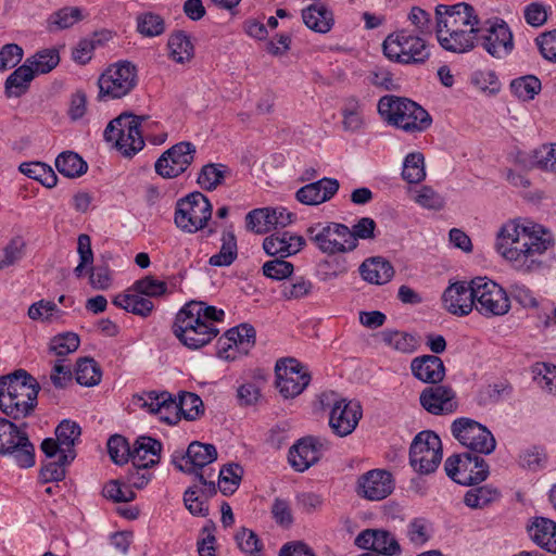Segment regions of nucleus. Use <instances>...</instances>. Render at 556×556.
<instances>
[{"label":"nucleus","mask_w":556,"mask_h":556,"mask_svg":"<svg viewBox=\"0 0 556 556\" xmlns=\"http://www.w3.org/2000/svg\"><path fill=\"white\" fill-rule=\"evenodd\" d=\"M509 88L521 101L533 100L542 89L541 80L534 75H525L511 80Z\"/></svg>","instance_id":"obj_52"},{"label":"nucleus","mask_w":556,"mask_h":556,"mask_svg":"<svg viewBox=\"0 0 556 556\" xmlns=\"http://www.w3.org/2000/svg\"><path fill=\"white\" fill-rule=\"evenodd\" d=\"M501 498V492L492 485H482L469 489L465 496L466 506L473 509H481Z\"/></svg>","instance_id":"obj_42"},{"label":"nucleus","mask_w":556,"mask_h":556,"mask_svg":"<svg viewBox=\"0 0 556 556\" xmlns=\"http://www.w3.org/2000/svg\"><path fill=\"white\" fill-rule=\"evenodd\" d=\"M76 457L75 452H70L68 450L62 452L60 458L54 460H49L40 469V479L43 483L53 482V481H62L65 478V468L68 466Z\"/></svg>","instance_id":"obj_43"},{"label":"nucleus","mask_w":556,"mask_h":556,"mask_svg":"<svg viewBox=\"0 0 556 556\" xmlns=\"http://www.w3.org/2000/svg\"><path fill=\"white\" fill-rule=\"evenodd\" d=\"M306 236L317 249L328 255L346 253L356 249L350 228L340 223H317L306 229Z\"/></svg>","instance_id":"obj_9"},{"label":"nucleus","mask_w":556,"mask_h":556,"mask_svg":"<svg viewBox=\"0 0 556 556\" xmlns=\"http://www.w3.org/2000/svg\"><path fill=\"white\" fill-rule=\"evenodd\" d=\"M532 166L556 174V143H544L532 151Z\"/></svg>","instance_id":"obj_56"},{"label":"nucleus","mask_w":556,"mask_h":556,"mask_svg":"<svg viewBox=\"0 0 556 556\" xmlns=\"http://www.w3.org/2000/svg\"><path fill=\"white\" fill-rule=\"evenodd\" d=\"M108 452L115 464L122 465L129 460L131 447L123 435L114 434L108 440Z\"/></svg>","instance_id":"obj_64"},{"label":"nucleus","mask_w":556,"mask_h":556,"mask_svg":"<svg viewBox=\"0 0 556 556\" xmlns=\"http://www.w3.org/2000/svg\"><path fill=\"white\" fill-rule=\"evenodd\" d=\"M318 277L327 282L348 273L349 266L345 258L323 260L318 263Z\"/></svg>","instance_id":"obj_63"},{"label":"nucleus","mask_w":556,"mask_h":556,"mask_svg":"<svg viewBox=\"0 0 556 556\" xmlns=\"http://www.w3.org/2000/svg\"><path fill=\"white\" fill-rule=\"evenodd\" d=\"M230 173L228 166L224 164L210 163L201 168L197 181L204 190L212 191L222 185Z\"/></svg>","instance_id":"obj_45"},{"label":"nucleus","mask_w":556,"mask_h":556,"mask_svg":"<svg viewBox=\"0 0 556 556\" xmlns=\"http://www.w3.org/2000/svg\"><path fill=\"white\" fill-rule=\"evenodd\" d=\"M138 83L136 66L128 61H121L108 67L99 77V99H121L127 96Z\"/></svg>","instance_id":"obj_11"},{"label":"nucleus","mask_w":556,"mask_h":556,"mask_svg":"<svg viewBox=\"0 0 556 556\" xmlns=\"http://www.w3.org/2000/svg\"><path fill=\"white\" fill-rule=\"evenodd\" d=\"M378 113L388 124L405 132H421L432 123L429 113L418 103L396 96H383L378 102Z\"/></svg>","instance_id":"obj_4"},{"label":"nucleus","mask_w":556,"mask_h":556,"mask_svg":"<svg viewBox=\"0 0 556 556\" xmlns=\"http://www.w3.org/2000/svg\"><path fill=\"white\" fill-rule=\"evenodd\" d=\"M35 72L24 62L15 68L5 79L4 92L8 98H20L25 94L35 78Z\"/></svg>","instance_id":"obj_38"},{"label":"nucleus","mask_w":556,"mask_h":556,"mask_svg":"<svg viewBox=\"0 0 556 556\" xmlns=\"http://www.w3.org/2000/svg\"><path fill=\"white\" fill-rule=\"evenodd\" d=\"M79 337L74 332H64L53 337L49 344V350L58 356H65L75 352L79 348Z\"/></svg>","instance_id":"obj_60"},{"label":"nucleus","mask_w":556,"mask_h":556,"mask_svg":"<svg viewBox=\"0 0 556 556\" xmlns=\"http://www.w3.org/2000/svg\"><path fill=\"white\" fill-rule=\"evenodd\" d=\"M323 408H330L329 426L338 437L351 434L357 427L363 409L358 402L340 399L333 391H326L319 395Z\"/></svg>","instance_id":"obj_8"},{"label":"nucleus","mask_w":556,"mask_h":556,"mask_svg":"<svg viewBox=\"0 0 556 556\" xmlns=\"http://www.w3.org/2000/svg\"><path fill=\"white\" fill-rule=\"evenodd\" d=\"M421 407L432 415H448L458 408L456 392L444 384L425 388L419 395Z\"/></svg>","instance_id":"obj_23"},{"label":"nucleus","mask_w":556,"mask_h":556,"mask_svg":"<svg viewBox=\"0 0 556 556\" xmlns=\"http://www.w3.org/2000/svg\"><path fill=\"white\" fill-rule=\"evenodd\" d=\"M49 393L45 384L39 386L37 380L24 369L2 376L0 378V409L12 419L29 416L37 406L39 391Z\"/></svg>","instance_id":"obj_3"},{"label":"nucleus","mask_w":556,"mask_h":556,"mask_svg":"<svg viewBox=\"0 0 556 556\" xmlns=\"http://www.w3.org/2000/svg\"><path fill=\"white\" fill-rule=\"evenodd\" d=\"M402 177L409 184H418L425 179V157L420 152H413L406 155Z\"/></svg>","instance_id":"obj_54"},{"label":"nucleus","mask_w":556,"mask_h":556,"mask_svg":"<svg viewBox=\"0 0 556 556\" xmlns=\"http://www.w3.org/2000/svg\"><path fill=\"white\" fill-rule=\"evenodd\" d=\"M293 270V264L280 257L267 261L262 266L263 275L274 280L287 279L292 275Z\"/></svg>","instance_id":"obj_61"},{"label":"nucleus","mask_w":556,"mask_h":556,"mask_svg":"<svg viewBox=\"0 0 556 556\" xmlns=\"http://www.w3.org/2000/svg\"><path fill=\"white\" fill-rule=\"evenodd\" d=\"M255 329L249 324H241L225 332L217 341L218 356L224 359H235L236 352L247 354L255 343Z\"/></svg>","instance_id":"obj_22"},{"label":"nucleus","mask_w":556,"mask_h":556,"mask_svg":"<svg viewBox=\"0 0 556 556\" xmlns=\"http://www.w3.org/2000/svg\"><path fill=\"white\" fill-rule=\"evenodd\" d=\"M113 304L141 317H148L154 308L151 300L137 292L117 294L113 299Z\"/></svg>","instance_id":"obj_40"},{"label":"nucleus","mask_w":556,"mask_h":556,"mask_svg":"<svg viewBox=\"0 0 556 556\" xmlns=\"http://www.w3.org/2000/svg\"><path fill=\"white\" fill-rule=\"evenodd\" d=\"M437 29L479 28V17L472 5L460 2L454 5L439 4L435 8Z\"/></svg>","instance_id":"obj_20"},{"label":"nucleus","mask_w":556,"mask_h":556,"mask_svg":"<svg viewBox=\"0 0 556 556\" xmlns=\"http://www.w3.org/2000/svg\"><path fill=\"white\" fill-rule=\"evenodd\" d=\"M394 489L392 475L383 469H372L357 479V494L369 501H381Z\"/></svg>","instance_id":"obj_24"},{"label":"nucleus","mask_w":556,"mask_h":556,"mask_svg":"<svg viewBox=\"0 0 556 556\" xmlns=\"http://www.w3.org/2000/svg\"><path fill=\"white\" fill-rule=\"evenodd\" d=\"M101 377V368L93 358L83 357L77 361L75 369L77 383L85 387H93L100 383Z\"/></svg>","instance_id":"obj_47"},{"label":"nucleus","mask_w":556,"mask_h":556,"mask_svg":"<svg viewBox=\"0 0 556 556\" xmlns=\"http://www.w3.org/2000/svg\"><path fill=\"white\" fill-rule=\"evenodd\" d=\"M294 219L295 214L285 207L255 208L245 216L248 229L261 235L271 229L285 228Z\"/></svg>","instance_id":"obj_21"},{"label":"nucleus","mask_w":556,"mask_h":556,"mask_svg":"<svg viewBox=\"0 0 556 556\" xmlns=\"http://www.w3.org/2000/svg\"><path fill=\"white\" fill-rule=\"evenodd\" d=\"M81 433L79 425L72 420H63L55 429L56 440L63 445L64 451L75 452L74 446Z\"/></svg>","instance_id":"obj_59"},{"label":"nucleus","mask_w":556,"mask_h":556,"mask_svg":"<svg viewBox=\"0 0 556 556\" xmlns=\"http://www.w3.org/2000/svg\"><path fill=\"white\" fill-rule=\"evenodd\" d=\"M169 56L176 63L185 64L194 56V47L185 31H176L168 38Z\"/></svg>","instance_id":"obj_41"},{"label":"nucleus","mask_w":556,"mask_h":556,"mask_svg":"<svg viewBox=\"0 0 556 556\" xmlns=\"http://www.w3.org/2000/svg\"><path fill=\"white\" fill-rule=\"evenodd\" d=\"M478 43L492 56L498 59L508 55L514 48L513 34L507 23L501 18L479 23Z\"/></svg>","instance_id":"obj_17"},{"label":"nucleus","mask_w":556,"mask_h":556,"mask_svg":"<svg viewBox=\"0 0 556 556\" xmlns=\"http://www.w3.org/2000/svg\"><path fill=\"white\" fill-rule=\"evenodd\" d=\"M377 337L384 345L403 354H412L417 350L415 337L404 331L384 329Z\"/></svg>","instance_id":"obj_39"},{"label":"nucleus","mask_w":556,"mask_h":556,"mask_svg":"<svg viewBox=\"0 0 556 556\" xmlns=\"http://www.w3.org/2000/svg\"><path fill=\"white\" fill-rule=\"evenodd\" d=\"M554 243L553 235L541 225L508 220L497 231L495 249L515 269L529 274L543 267L542 255Z\"/></svg>","instance_id":"obj_1"},{"label":"nucleus","mask_w":556,"mask_h":556,"mask_svg":"<svg viewBox=\"0 0 556 556\" xmlns=\"http://www.w3.org/2000/svg\"><path fill=\"white\" fill-rule=\"evenodd\" d=\"M237 239L232 231H225L222 237V247L217 254L210 257V265L212 266H229L237 258Z\"/></svg>","instance_id":"obj_51"},{"label":"nucleus","mask_w":556,"mask_h":556,"mask_svg":"<svg viewBox=\"0 0 556 556\" xmlns=\"http://www.w3.org/2000/svg\"><path fill=\"white\" fill-rule=\"evenodd\" d=\"M243 468L239 464L230 463L219 471V490L224 495L232 494L240 484Z\"/></svg>","instance_id":"obj_57"},{"label":"nucleus","mask_w":556,"mask_h":556,"mask_svg":"<svg viewBox=\"0 0 556 556\" xmlns=\"http://www.w3.org/2000/svg\"><path fill=\"white\" fill-rule=\"evenodd\" d=\"M26 64L37 74H47L60 63V54L55 48L43 49L36 52L25 61Z\"/></svg>","instance_id":"obj_49"},{"label":"nucleus","mask_w":556,"mask_h":556,"mask_svg":"<svg viewBox=\"0 0 556 556\" xmlns=\"http://www.w3.org/2000/svg\"><path fill=\"white\" fill-rule=\"evenodd\" d=\"M217 459V450L213 444L193 441L186 451H175L172 464L185 473L197 472Z\"/></svg>","instance_id":"obj_19"},{"label":"nucleus","mask_w":556,"mask_h":556,"mask_svg":"<svg viewBox=\"0 0 556 556\" xmlns=\"http://www.w3.org/2000/svg\"><path fill=\"white\" fill-rule=\"evenodd\" d=\"M476 286V309L486 318L504 316L510 309V299L496 282L485 277L472 279Z\"/></svg>","instance_id":"obj_15"},{"label":"nucleus","mask_w":556,"mask_h":556,"mask_svg":"<svg viewBox=\"0 0 556 556\" xmlns=\"http://www.w3.org/2000/svg\"><path fill=\"white\" fill-rule=\"evenodd\" d=\"M178 413L187 420H195L203 413V402L199 395L191 392H182L179 395V401H176L175 413L170 416H176L179 420Z\"/></svg>","instance_id":"obj_48"},{"label":"nucleus","mask_w":556,"mask_h":556,"mask_svg":"<svg viewBox=\"0 0 556 556\" xmlns=\"http://www.w3.org/2000/svg\"><path fill=\"white\" fill-rule=\"evenodd\" d=\"M20 172L31 179L38 180L47 188H53L58 182V177L53 169L42 162L22 163Z\"/></svg>","instance_id":"obj_50"},{"label":"nucleus","mask_w":556,"mask_h":556,"mask_svg":"<svg viewBox=\"0 0 556 556\" xmlns=\"http://www.w3.org/2000/svg\"><path fill=\"white\" fill-rule=\"evenodd\" d=\"M442 460V443L439 435L430 430L419 432L409 448V463L415 471L429 475L437 470Z\"/></svg>","instance_id":"obj_12"},{"label":"nucleus","mask_w":556,"mask_h":556,"mask_svg":"<svg viewBox=\"0 0 556 556\" xmlns=\"http://www.w3.org/2000/svg\"><path fill=\"white\" fill-rule=\"evenodd\" d=\"M384 55L402 64H422L430 56L424 36L401 29L387 36L382 43Z\"/></svg>","instance_id":"obj_6"},{"label":"nucleus","mask_w":556,"mask_h":556,"mask_svg":"<svg viewBox=\"0 0 556 556\" xmlns=\"http://www.w3.org/2000/svg\"><path fill=\"white\" fill-rule=\"evenodd\" d=\"M25 242L15 237L0 251V270L14 265L24 255Z\"/></svg>","instance_id":"obj_62"},{"label":"nucleus","mask_w":556,"mask_h":556,"mask_svg":"<svg viewBox=\"0 0 556 556\" xmlns=\"http://www.w3.org/2000/svg\"><path fill=\"white\" fill-rule=\"evenodd\" d=\"M134 400L140 407L147 408L150 413L159 414L163 421L169 425L177 422L176 416H170V413H175L176 409V400L173 399L170 393L150 391L136 395Z\"/></svg>","instance_id":"obj_29"},{"label":"nucleus","mask_w":556,"mask_h":556,"mask_svg":"<svg viewBox=\"0 0 556 556\" xmlns=\"http://www.w3.org/2000/svg\"><path fill=\"white\" fill-rule=\"evenodd\" d=\"M327 443L320 439L308 437L299 440L289 450V463L296 471L303 472L321 457V451Z\"/></svg>","instance_id":"obj_26"},{"label":"nucleus","mask_w":556,"mask_h":556,"mask_svg":"<svg viewBox=\"0 0 556 556\" xmlns=\"http://www.w3.org/2000/svg\"><path fill=\"white\" fill-rule=\"evenodd\" d=\"M162 443L151 437H139L131 447L132 465L153 467L161 458Z\"/></svg>","instance_id":"obj_34"},{"label":"nucleus","mask_w":556,"mask_h":556,"mask_svg":"<svg viewBox=\"0 0 556 556\" xmlns=\"http://www.w3.org/2000/svg\"><path fill=\"white\" fill-rule=\"evenodd\" d=\"M359 548L371 549L376 555L393 556L401 553V546L393 534L382 529H366L355 539Z\"/></svg>","instance_id":"obj_27"},{"label":"nucleus","mask_w":556,"mask_h":556,"mask_svg":"<svg viewBox=\"0 0 556 556\" xmlns=\"http://www.w3.org/2000/svg\"><path fill=\"white\" fill-rule=\"evenodd\" d=\"M453 437L470 451L480 454H491L496 446V441L491 431L480 422L462 417L451 425Z\"/></svg>","instance_id":"obj_14"},{"label":"nucleus","mask_w":556,"mask_h":556,"mask_svg":"<svg viewBox=\"0 0 556 556\" xmlns=\"http://www.w3.org/2000/svg\"><path fill=\"white\" fill-rule=\"evenodd\" d=\"M195 146L181 141L162 153L155 162V172L163 178H174L187 170L194 161Z\"/></svg>","instance_id":"obj_18"},{"label":"nucleus","mask_w":556,"mask_h":556,"mask_svg":"<svg viewBox=\"0 0 556 556\" xmlns=\"http://www.w3.org/2000/svg\"><path fill=\"white\" fill-rule=\"evenodd\" d=\"M440 46L450 52L465 53L478 43L479 28L469 29H435Z\"/></svg>","instance_id":"obj_30"},{"label":"nucleus","mask_w":556,"mask_h":556,"mask_svg":"<svg viewBox=\"0 0 556 556\" xmlns=\"http://www.w3.org/2000/svg\"><path fill=\"white\" fill-rule=\"evenodd\" d=\"M313 281L305 276H296L291 278L288 283L281 287V296L285 300H301L309 296L314 291Z\"/></svg>","instance_id":"obj_53"},{"label":"nucleus","mask_w":556,"mask_h":556,"mask_svg":"<svg viewBox=\"0 0 556 556\" xmlns=\"http://www.w3.org/2000/svg\"><path fill=\"white\" fill-rule=\"evenodd\" d=\"M212 210L208 199L194 191L177 201L174 222L182 231L194 233L206 226Z\"/></svg>","instance_id":"obj_10"},{"label":"nucleus","mask_w":556,"mask_h":556,"mask_svg":"<svg viewBox=\"0 0 556 556\" xmlns=\"http://www.w3.org/2000/svg\"><path fill=\"white\" fill-rule=\"evenodd\" d=\"M27 314L33 320L51 323L61 319L64 312L59 309L54 302L40 300L29 306Z\"/></svg>","instance_id":"obj_58"},{"label":"nucleus","mask_w":556,"mask_h":556,"mask_svg":"<svg viewBox=\"0 0 556 556\" xmlns=\"http://www.w3.org/2000/svg\"><path fill=\"white\" fill-rule=\"evenodd\" d=\"M0 456L9 457L20 468L35 465V446L27 432L0 417Z\"/></svg>","instance_id":"obj_7"},{"label":"nucleus","mask_w":556,"mask_h":556,"mask_svg":"<svg viewBox=\"0 0 556 556\" xmlns=\"http://www.w3.org/2000/svg\"><path fill=\"white\" fill-rule=\"evenodd\" d=\"M276 387L285 399L300 395L311 381V375L295 358L279 359L275 366Z\"/></svg>","instance_id":"obj_16"},{"label":"nucleus","mask_w":556,"mask_h":556,"mask_svg":"<svg viewBox=\"0 0 556 556\" xmlns=\"http://www.w3.org/2000/svg\"><path fill=\"white\" fill-rule=\"evenodd\" d=\"M342 129L356 134L365 127L364 105L356 97H349L341 108Z\"/></svg>","instance_id":"obj_37"},{"label":"nucleus","mask_w":556,"mask_h":556,"mask_svg":"<svg viewBox=\"0 0 556 556\" xmlns=\"http://www.w3.org/2000/svg\"><path fill=\"white\" fill-rule=\"evenodd\" d=\"M359 273L369 283L384 285L393 277L394 269L389 261L376 256L364 261L359 266Z\"/></svg>","instance_id":"obj_36"},{"label":"nucleus","mask_w":556,"mask_h":556,"mask_svg":"<svg viewBox=\"0 0 556 556\" xmlns=\"http://www.w3.org/2000/svg\"><path fill=\"white\" fill-rule=\"evenodd\" d=\"M224 316L223 309L201 301H190L177 313L173 332L185 346L199 350L217 337L219 329L215 323L222 321Z\"/></svg>","instance_id":"obj_2"},{"label":"nucleus","mask_w":556,"mask_h":556,"mask_svg":"<svg viewBox=\"0 0 556 556\" xmlns=\"http://www.w3.org/2000/svg\"><path fill=\"white\" fill-rule=\"evenodd\" d=\"M446 475L456 483L475 485L489 476V465L479 455L472 453L455 454L444 463Z\"/></svg>","instance_id":"obj_13"},{"label":"nucleus","mask_w":556,"mask_h":556,"mask_svg":"<svg viewBox=\"0 0 556 556\" xmlns=\"http://www.w3.org/2000/svg\"><path fill=\"white\" fill-rule=\"evenodd\" d=\"M147 115L123 113L108 124L104 138L114 142L123 155L130 157L144 147L142 132L149 127Z\"/></svg>","instance_id":"obj_5"},{"label":"nucleus","mask_w":556,"mask_h":556,"mask_svg":"<svg viewBox=\"0 0 556 556\" xmlns=\"http://www.w3.org/2000/svg\"><path fill=\"white\" fill-rule=\"evenodd\" d=\"M527 531L531 541L542 549L556 554V522L545 517L530 519Z\"/></svg>","instance_id":"obj_32"},{"label":"nucleus","mask_w":556,"mask_h":556,"mask_svg":"<svg viewBox=\"0 0 556 556\" xmlns=\"http://www.w3.org/2000/svg\"><path fill=\"white\" fill-rule=\"evenodd\" d=\"M339 187L336 178L324 177L301 187L295 193V199L305 205H318L329 201L338 192Z\"/></svg>","instance_id":"obj_31"},{"label":"nucleus","mask_w":556,"mask_h":556,"mask_svg":"<svg viewBox=\"0 0 556 556\" xmlns=\"http://www.w3.org/2000/svg\"><path fill=\"white\" fill-rule=\"evenodd\" d=\"M302 20L309 29L319 34L330 31L334 24L332 11L323 2H315L303 9Z\"/></svg>","instance_id":"obj_35"},{"label":"nucleus","mask_w":556,"mask_h":556,"mask_svg":"<svg viewBox=\"0 0 556 556\" xmlns=\"http://www.w3.org/2000/svg\"><path fill=\"white\" fill-rule=\"evenodd\" d=\"M137 31L143 37H157L165 31L164 18L153 12H144L137 16Z\"/></svg>","instance_id":"obj_55"},{"label":"nucleus","mask_w":556,"mask_h":556,"mask_svg":"<svg viewBox=\"0 0 556 556\" xmlns=\"http://www.w3.org/2000/svg\"><path fill=\"white\" fill-rule=\"evenodd\" d=\"M476 286L472 280L469 283L455 282L448 286L442 295L445 309L457 316L468 315L476 307Z\"/></svg>","instance_id":"obj_25"},{"label":"nucleus","mask_w":556,"mask_h":556,"mask_svg":"<svg viewBox=\"0 0 556 556\" xmlns=\"http://www.w3.org/2000/svg\"><path fill=\"white\" fill-rule=\"evenodd\" d=\"M55 167L60 174L68 178L80 177L87 169V163L75 152L65 151L55 160Z\"/></svg>","instance_id":"obj_44"},{"label":"nucleus","mask_w":556,"mask_h":556,"mask_svg":"<svg viewBox=\"0 0 556 556\" xmlns=\"http://www.w3.org/2000/svg\"><path fill=\"white\" fill-rule=\"evenodd\" d=\"M413 375L420 381L431 386L440 383L445 376V367L437 355H422L410 363Z\"/></svg>","instance_id":"obj_33"},{"label":"nucleus","mask_w":556,"mask_h":556,"mask_svg":"<svg viewBox=\"0 0 556 556\" xmlns=\"http://www.w3.org/2000/svg\"><path fill=\"white\" fill-rule=\"evenodd\" d=\"M305 244L304 237L283 231L266 237L263 241V249L269 256L287 258L299 253Z\"/></svg>","instance_id":"obj_28"},{"label":"nucleus","mask_w":556,"mask_h":556,"mask_svg":"<svg viewBox=\"0 0 556 556\" xmlns=\"http://www.w3.org/2000/svg\"><path fill=\"white\" fill-rule=\"evenodd\" d=\"M83 18V12L79 8L64 7L49 16L47 20V28L49 31L66 29Z\"/></svg>","instance_id":"obj_46"}]
</instances>
